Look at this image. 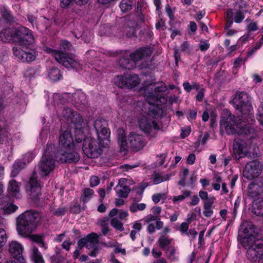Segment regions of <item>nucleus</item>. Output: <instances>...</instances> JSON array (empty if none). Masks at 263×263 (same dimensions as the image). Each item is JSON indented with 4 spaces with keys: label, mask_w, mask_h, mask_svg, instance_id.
<instances>
[{
    "label": "nucleus",
    "mask_w": 263,
    "mask_h": 263,
    "mask_svg": "<svg viewBox=\"0 0 263 263\" xmlns=\"http://www.w3.org/2000/svg\"><path fill=\"white\" fill-rule=\"evenodd\" d=\"M128 141L131 149L135 152L141 150L146 145L145 139L144 137L135 132H131L128 135Z\"/></svg>",
    "instance_id": "19"
},
{
    "label": "nucleus",
    "mask_w": 263,
    "mask_h": 263,
    "mask_svg": "<svg viewBox=\"0 0 263 263\" xmlns=\"http://www.w3.org/2000/svg\"><path fill=\"white\" fill-rule=\"evenodd\" d=\"M248 118H241L236 117L229 110L223 111L220 122V128H224L226 133L229 134H234L236 133L242 120L245 122Z\"/></svg>",
    "instance_id": "6"
},
{
    "label": "nucleus",
    "mask_w": 263,
    "mask_h": 263,
    "mask_svg": "<svg viewBox=\"0 0 263 263\" xmlns=\"http://www.w3.org/2000/svg\"><path fill=\"white\" fill-rule=\"evenodd\" d=\"M115 84L120 88H126V77L118 76L114 79Z\"/></svg>",
    "instance_id": "43"
},
{
    "label": "nucleus",
    "mask_w": 263,
    "mask_h": 263,
    "mask_svg": "<svg viewBox=\"0 0 263 263\" xmlns=\"http://www.w3.org/2000/svg\"><path fill=\"white\" fill-rule=\"evenodd\" d=\"M100 183V179L97 176H92L90 179V185L94 187L98 185Z\"/></svg>",
    "instance_id": "61"
},
{
    "label": "nucleus",
    "mask_w": 263,
    "mask_h": 263,
    "mask_svg": "<svg viewBox=\"0 0 263 263\" xmlns=\"http://www.w3.org/2000/svg\"><path fill=\"white\" fill-rule=\"evenodd\" d=\"M93 126L99 140H105L109 137L110 131L107 128L108 124L105 120L97 119L94 122Z\"/></svg>",
    "instance_id": "17"
},
{
    "label": "nucleus",
    "mask_w": 263,
    "mask_h": 263,
    "mask_svg": "<svg viewBox=\"0 0 263 263\" xmlns=\"http://www.w3.org/2000/svg\"><path fill=\"white\" fill-rule=\"evenodd\" d=\"M248 119H249L247 118L245 122L243 120L242 121L236 132L240 136L247 140L254 139L257 136L256 130L252 124L250 123H246L249 121Z\"/></svg>",
    "instance_id": "16"
},
{
    "label": "nucleus",
    "mask_w": 263,
    "mask_h": 263,
    "mask_svg": "<svg viewBox=\"0 0 263 263\" xmlns=\"http://www.w3.org/2000/svg\"><path fill=\"white\" fill-rule=\"evenodd\" d=\"M248 194L254 200L263 199V181L257 180L249 184Z\"/></svg>",
    "instance_id": "14"
},
{
    "label": "nucleus",
    "mask_w": 263,
    "mask_h": 263,
    "mask_svg": "<svg viewBox=\"0 0 263 263\" xmlns=\"http://www.w3.org/2000/svg\"><path fill=\"white\" fill-rule=\"evenodd\" d=\"M70 212L75 214L80 212V206L78 203H74L70 208Z\"/></svg>",
    "instance_id": "64"
},
{
    "label": "nucleus",
    "mask_w": 263,
    "mask_h": 263,
    "mask_svg": "<svg viewBox=\"0 0 263 263\" xmlns=\"http://www.w3.org/2000/svg\"><path fill=\"white\" fill-rule=\"evenodd\" d=\"M214 197H211L208 200L204 202L203 204L204 211L203 212L204 216L207 217H211L213 214L212 205L214 203Z\"/></svg>",
    "instance_id": "30"
},
{
    "label": "nucleus",
    "mask_w": 263,
    "mask_h": 263,
    "mask_svg": "<svg viewBox=\"0 0 263 263\" xmlns=\"http://www.w3.org/2000/svg\"><path fill=\"white\" fill-rule=\"evenodd\" d=\"M130 17H119L117 20L114 30H118L119 33L125 34L128 37L132 36L135 33L136 23L130 22Z\"/></svg>",
    "instance_id": "9"
},
{
    "label": "nucleus",
    "mask_w": 263,
    "mask_h": 263,
    "mask_svg": "<svg viewBox=\"0 0 263 263\" xmlns=\"http://www.w3.org/2000/svg\"><path fill=\"white\" fill-rule=\"evenodd\" d=\"M89 0H61V7L62 8H68L74 2L77 5L81 6L86 4Z\"/></svg>",
    "instance_id": "37"
},
{
    "label": "nucleus",
    "mask_w": 263,
    "mask_h": 263,
    "mask_svg": "<svg viewBox=\"0 0 263 263\" xmlns=\"http://www.w3.org/2000/svg\"><path fill=\"white\" fill-rule=\"evenodd\" d=\"M176 250L174 247H169L167 249V252L166 254L167 257L171 261H174L176 259L175 257Z\"/></svg>",
    "instance_id": "52"
},
{
    "label": "nucleus",
    "mask_w": 263,
    "mask_h": 263,
    "mask_svg": "<svg viewBox=\"0 0 263 263\" xmlns=\"http://www.w3.org/2000/svg\"><path fill=\"white\" fill-rule=\"evenodd\" d=\"M2 16L3 18L8 22H12L14 21V17L11 14L6 10H4L2 12Z\"/></svg>",
    "instance_id": "53"
},
{
    "label": "nucleus",
    "mask_w": 263,
    "mask_h": 263,
    "mask_svg": "<svg viewBox=\"0 0 263 263\" xmlns=\"http://www.w3.org/2000/svg\"><path fill=\"white\" fill-rule=\"evenodd\" d=\"M262 169V166L260 162L256 160L250 161L246 164L243 176L249 180H252L261 174Z\"/></svg>",
    "instance_id": "13"
},
{
    "label": "nucleus",
    "mask_w": 263,
    "mask_h": 263,
    "mask_svg": "<svg viewBox=\"0 0 263 263\" xmlns=\"http://www.w3.org/2000/svg\"><path fill=\"white\" fill-rule=\"evenodd\" d=\"M128 17H130V22L136 23L135 27L138 25V24L142 23L144 22V15L141 11H138L137 14L135 16L130 15Z\"/></svg>",
    "instance_id": "40"
},
{
    "label": "nucleus",
    "mask_w": 263,
    "mask_h": 263,
    "mask_svg": "<svg viewBox=\"0 0 263 263\" xmlns=\"http://www.w3.org/2000/svg\"><path fill=\"white\" fill-rule=\"evenodd\" d=\"M55 146L54 144L47 145L43 156L33 171L27 185V191L29 193L30 198L35 201L39 200V197L41 195V185L37 180L36 173H38L42 177H45L54 170L55 160L53 156H55Z\"/></svg>",
    "instance_id": "1"
},
{
    "label": "nucleus",
    "mask_w": 263,
    "mask_h": 263,
    "mask_svg": "<svg viewBox=\"0 0 263 263\" xmlns=\"http://www.w3.org/2000/svg\"><path fill=\"white\" fill-rule=\"evenodd\" d=\"M31 258L34 263H44L45 261L41 252L38 248L33 246L32 248Z\"/></svg>",
    "instance_id": "33"
},
{
    "label": "nucleus",
    "mask_w": 263,
    "mask_h": 263,
    "mask_svg": "<svg viewBox=\"0 0 263 263\" xmlns=\"http://www.w3.org/2000/svg\"><path fill=\"white\" fill-rule=\"evenodd\" d=\"M46 51L50 53L58 63L66 68H77L79 66V63L77 60L69 57L66 53L60 50L47 48Z\"/></svg>",
    "instance_id": "10"
},
{
    "label": "nucleus",
    "mask_w": 263,
    "mask_h": 263,
    "mask_svg": "<svg viewBox=\"0 0 263 263\" xmlns=\"http://www.w3.org/2000/svg\"><path fill=\"white\" fill-rule=\"evenodd\" d=\"M159 245L160 247L164 249L165 248L171 244L172 239H170L168 236H166L162 234L159 238L158 241Z\"/></svg>",
    "instance_id": "42"
},
{
    "label": "nucleus",
    "mask_w": 263,
    "mask_h": 263,
    "mask_svg": "<svg viewBox=\"0 0 263 263\" xmlns=\"http://www.w3.org/2000/svg\"><path fill=\"white\" fill-rule=\"evenodd\" d=\"M99 223L101 227L108 226L109 224V218L107 217H104L99 220Z\"/></svg>",
    "instance_id": "63"
},
{
    "label": "nucleus",
    "mask_w": 263,
    "mask_h": 263,
    "mask_svg": "<svg viewBox=\"0 0 263 263\" xmlns=\"http://www.w3.org/2000/svg\"><path fill=\"white\" fill-rule=\"evenodd\" d=\"M189 229V223L186 222H182L179 228V230L181 234H185L187 236H189L187 230Z\"/></svg>",
    "instance_id": "57"
},
{
    "label": "nucleus",
    "mask_w": 263,
    "mask_h": 263,
    "mask_svg": "<svg viewBox=\"0 0 263 263\" xmlns=\"http://www.w3.org/2000/svg\"><path fill=\"white\" fill-rule=\"evenodd\" d=\"M9 251L11 255L15 258L21 261L24 260L22 255L23 247L22 245L16 241H12L9 246Z\"/></svg>",
    "instance_id": "22"
},
{
    "label": "nucleus",
    "mask_w": 263,
    "mask_h": 263,
    "mask_svg": "<svg viewBox=\"0 0 263 263\" xmlns=\"http://www.w3.org/2000/svg\"><path fill=\"white\" fill-rule=\"evenodd\" d=\"M42 215L33 211H26L16 218V230L20 235L28 236L36 228Z\"/></svg>",
    "instance_id": "2"
},
{
    "label": "nucleus",
    "mask_w": 263,
    "mask_h": 263,
    "mask_svg": "<svg viewBox=\"0 0 263 263\" xmlns=\"http://www.w3.org/2000/svg\"><path fill=\"white\" fill-rule=\"evenodd\" d=\"M165 87L163 86H156L155 84L152 83L145 89L144 96L149 104L158 105V100L165 101L164 97L160 96V93L164 91Z\"/></svg>",
    "instance_id": "8"
},
{
    "label": "nucleus",
    "mask_w": 263,
    "mask_h": 263,
    "mask_svg": "<svg viewBox=\"0 0 263 263\" xmlns=\"http://www.w3.org/2000/svg\"><path fill=\"white\" fill-rule=\"evenodd\" d=\"M32 240L37 243L41 247L46 249V244L45 243L43 238L42 236L38 235H34L32 236Z\"/></svg>",
    "instance_id": "47"
},
{
    "label": "nucleus",
    "mask_w": 263,
    "mask_h": 263,
    "mask_svg": "<svg viewBox=\"0 0 263 263\" xmlns=\"http://www.w3.org/2000/svg\"><path fill=\"white\" fill-rule=\"evenodd\" d=\"M25 166L26 163L25 162H22L20 160L15 161L12 167L11 177H16L20 172L24 168Z\"/></svg>",
    "instance_id": "32"
},
{
    "label": "nucleus",
    "mask_w": 263,
    "mask_h": 263,
    "mask_svg": "<svg viewBox=\"0 0 263 263\" xmlns=\"http://www.w3.org/2000/svg\"><path fill=\"white\" fill-rule=\"evenodd\" d=\"M252 211L256 216H263V199L254 200Z\"/></svg>",
    "instance_id": "31"
},
{
    "label": "nucleus",
    "mask_w": 263,
    "mask_h": 263,
    "mask_svg": "<svg viewBox=\"0 0 263 263\" xmlns=\"http://www.w3.org/2000/svg\"><path fill=\"white\" fill-rule=\"evenodd\" d=\"M94 192L93 190L90 188H86L83 190V195L82 196L81 199L83 202L86 203L88 202L92 197Z\"/></svg>",
    "instance_id": "41"
},
{
    "label": "nucleus",
    "mask_w": 263,
    "mask_h": 263,
    "mask_svg": "<svg viewBox=\"0 0 263 263\" xmlns=\"http://www.w3.org/2000/svg\"><path fill=\"white\" fill-rule=\"evenodd\" d=\"M210 47V44L206 41H201L199 44V48L202 51H205L207 50Z\"/></svg>",
    "instance_id": "59"
},
{
    "label": "nucleus",
    "mask_w": 263,
    "mask_h": 263,
    "mask_svg": "<svg viewBox=\"0 0 263 263\" xmlns=\"http://www.w3.org/2000/svg\"><path fill=\"white\" fill-rule=\"evenodd\" d=\"M118 143L120 152L126 153L128 149V145L126 138V133L123 128H119L117 130Z\"/></svg>",
    "instance_id": "25"
},
{
    "label": "nucleus",
    "mask_w": 263,
    "mask_h": 263,
    "mask_svg": "<svg viewBox=\"0 0 263 263\" xmlns=\"http://www.w3.org/2000/svg\"><path fill=\"white\" fill-rule=\"evenodd\" d=\"M64 96L60 93H54L52 97L53 105L58 106L59 108L61 107L60 105L66 104L68 102V100L65 98Z\"/></svg>",
    "instance_id": "36"
},
{
    "label": "nucleus",
    "mask_w": 263,
    "mask_h": 263,
    "mask_svg": "<svg viewBox=\"0 0 263 263\" xmlns=\"http://www.w3.org/2000/svg\"><path fill=\"white\" fill-rule=\"evenodd\" d=\"M35 157V154L33 152H29L23 156V160L27 163L30 162Z\"/></svg>",
    "instance_id": "54"
},
{
    "label": "nucleus",
    "mask_w": 263,
    "mask_h": 263,
    "mask_svg": "<svg viewBox=\"0 0 263 263\" xmlns=\"http://www.w3.org/2000/svg\"><path fill=\"white\" fill-rule=\"evenodd\" d=\"M232 102L234 107L238 110L243 118H248L253 120L254 115L248 94L245 91L236 92Z\"/></svg>",
    "instance_id": "3"
},
{
    "label": "nucleus",
    "mask_w": 263,
    "mask_h": 263,
    "mask_svg": "<svg viewBox=\"0 0 263 263\" xmlns=\"http://www.w3.org/2000/svg\"><path fill=\"white\" fill-rule=\"evenodd\" d=\"M140 83L139 78L137 74H130L126 77V88H132Z\"/></svg>",
    "instance_id": "34"
},
{
    "label": "nucleus",
    "mask_w": 263,
    "mask_h": 263,
    "mask_svg": "<svg viewBox=\"0 0 263 263\" xmlns=\"http://www.w3.org/2000/svg\"><path fill=\"white\" fill-rule=\"evenodd\" d=\"M7 240V236L6 231L3 229H0V248L6 244Z\"/></svg>",
    "instance_id": "50"
},
{
    "label": "nucleus",
    "mask_w": 263,
    "mask_h": 263,
    "mask_svg": "<svg viewBox=\"0 0 263 263\" xmlns=\"http://www.w3.org/2000/svg\"><path fill=\"white\" fill-rule=\"evenodd\" d=\"M70 147L60 148L55 154L57 160L61 163H76L80 160L79 154L74 151H71Z\"/></svg>",
    "instance_id": "11"
},
{
    "label": "nucleus",
    "mask_w": 263,
    "mask_h": 263,
    "mask_svg": "<svg viewBox=\"0 0 263 263\" xmlns=\"http://www.w3.org/2000/svg\"><path fill=\"white\" fill-rule=\"evenodd\" d=\"M57 114L60 120H64L71 127L80 132L83 119L79 113L69 107L63 106L58 108Z\"/></svg>",
    "instance_id": "5"
},
{
    "label": "nucleus",
    "mask_w": 263,
    "mask_h": 263,
    "mask_svg": "<svg viewBox=\"0 0 263 263\" xmlns=\"http://www.w3.org/2000/svg\"><path fill=\"white\" fill-rule=\"evenodd\" d=\"M60 47L61 49H63L66 53L71 52L73 50L71 44L66 40H63L61 41Z\"/></svg>",
    "instance_id": "44"
},
{
    "label": "nucleus",
    "mask_w": 263,
    "mask_h": 263,
    "mask_svg": "<svg viewBox=\"0 0 263 263\" xmlns=\"http://www.w3.org/2000/svg\"><path fill=\"white\" fill-rule=\"evenodd\" d=\"M15 42L20 45L26 47L34 42V38L31 31L25 27H20L17 29V37Z\"/></svg>",
    "instance_id": "18"
},
{
    "label": "nucleus",
    "mask_w": 263,
    "mask_h": 263,
    "mask_svg": "<svg viewBox=\"0 0 263 263\" xmlns=\"http://www.w3.org/2000/svg\"><path fill=\"white\" fill-rule=\"evenodd\" d=\"M59 142L64 148L73 146V139L70 132L68 130L64 131L60 136Z\"/></svg>",
    "instance_id": "26"
},
{
    "label": "nucleus",
    "mask_w": 263,
    "mask_h": 263,
    "mask_svg": "<svg viewBox=\"0 0 263 263\" xmlns=\"http://www.w3.org/2000/svg\"><path fill=\"white\" fill-rule=\"evenodd\" d=\"M241 245L247 250L246 254L248 260L263 263V239L251 241L245 238L241 241Z\"/></svg>",
    "instance_id": "4"
},
{
    "label": "nucleus",
    "mask_w": 263,
    "mask_h": 263,
    "mask_svg": "<svg viewBox=\"0 0 263 263\" xmlns=\"http://www.w3.org/2000/svg\"><path fill=\"white\" fill-rule=\"evenodd\" d=\"M102 140L95 139L92 137H86L84 139L82 149L87 157L98 158L102 153Z\"/></svg>",
    "instance_id": "7"
},
{
    "label": "nucleus",
    "mask_w": 263,
    "mask_h": 263,
    "mask_svg": "<svg viewBox=\"0 0 263 263\" xmlns=\"http://www.w3.org/2000/svg\"><path fill=\"white\" fill-rule=\"evenodd\" d=\"M36 73V70L34 68H28L24 73L25 77L29 78L33 77Z\"/></svg>",
    "instance_id": "58"
},
{
    "label": "nucleus",
    "mask_w": 263,
    "mask_h": 263,
    "mask_svg": "<svg viewBox=\"0 0 263 263\" xmlns=\"http://www.w3.org/2000/svg\"><path fill=\"white\" fill-rule=\"evenodd\" d=\"M246 146V142L241 140H235L233 143V153L236 159H240L241 158L247 156V154L244 152Z\"/></svg>",
    "instance_id": "21"
},
{
    "label": "nucleus",
    "mask_w": 263,
    "mask_h": 263,
    "mask_svg": "<svg viewBox=\"0 0 263 263\" xmlns=\"http://www.w3.org/2000/svg\"><path fill=\"white\" fill-rule=\"evenodd\" d=\"M247 11L237 10L234 16V22L236 23H240L245 18L244 12Z\"/></svg>",
    "instance_id": "46"
},
{
    "label": "nucleus",
    "mask_w": 263,
    "mask_h": 263,
    "mask_svg": "<svg viewBox=\"0 0 263 263\" xmlns=\"http://www.w3.org/2000/svg\"><path fill=\"white\" fill-rule=\"evenodd\" d=\"M239 235H241V241L245 238L248 240L253 241L256 240L255 236V227L250 222L245 221L241 225L239 231Z\"/></svg>",
    "instance_id": "20"
},
{
    "label": "nucleus",
    "mask_w": 263,
    "mask_h": 263,
    "mask_svg": "<svg viewBox=\"0 0 263 263\" xmlns=\"http://www.w3.org/2000/svg\"><path fill=\"white\" fill-rule=\"evenodd\" d=\"M67 211V209L63 206L59 207L57 209H53L52 211L54 215L56 216H62L65 214Z\"/></svg>",
    "instance_id": "49"
},
{
    "label": "nucleus",
    "mask_w": 263,
    "mask_h": 263,
    "mask_svg": "<svg viewBox=\"0 0 263 263\" xmlns=\"http://www.w3.org/2000/svg\"><path fill=\"white\" fill-rule=\"evenodd\" d=\"M124 179H121L119 180L118 185L115 187L118 196L122 198L127 197L130 191V189L126 185H123Z\"/></svg>",
    "instance_id": "27"
},
{
    "label": "nucleus",
    "mask_w": 263,
    "mask_h": 263,
    "mask_svg": "<svg viewBox=\"0 0 263 263\" xmlns=\"http://www.w3.org/2000/svg\"><path fill=\"white\" fill-rule=\"evenodd\" d=\"M98 236L95 233H91L87 236L86 246L88 249H96L99 247Z\"/></svg>",
    "instance_id": "29"
},
{
    "label": "nucleus",
    "mask_w": 263,
    "mask_h": 263,
    "mask_svg": "<svg viewBox=\"0 0 263 263\" xmlns=\"http://www.w3.org/2000/svg\"><path fill=\"white\" fill-rule=\"evenodd\" d=\"M171 174H166L164 176H156L154 179V182L155 184H158L163 181L169 180Z\"/></svg>",
    "instance_id": "51"
},
{
    "label": "nucleus",
    "mask_w": 263,
    "mask_h": 263,
    "mask_svg": "<svg viewBox=\"0 0 263 263\" xmlns=\"http://www.w3.org/2000/svg\"><path fill=\"white\" fill-rule=\"evenodd\" d=\"M99 32L101 35H108L110 33V28L108 25H103L101 26Z\"/></svg>",
    "instance_id": "55"
},
{
    "label": "nucleus",
    "mask_w": 263,
    "mask_h": 263,
    "mask_svg": "<svg viewBox=\"0 0 263 263\" xmlns=\"http://www.w3.org/2000/svg\"><path fill=\"white\" fill-rule=\"evenodd\" d=\"M139 125L140 128L151 137H155L157 134V132L160 129L156 121L146 119H141L139 121Z\"/></svg>",
    "instance_id": "15"
},
{
    "label": "nucleus",
    "mask_w": 263,
    "mask_h": 263,
    "mask_svg": "<svg viewBox=\"0 0 263 263\" xmlns=\"http://www.w3.org/2000/svg\"><path fill=\"white\" fill-rule=\"evenodd\" d=\"M133 2L132 0H122L120 3V8L122 12H129L132 9Z\"/></svg>",
    "instance_id": "39"
},
{
    "label": "nucleus",
    "mask_w": 263,
    "mask_h": 263,
    "mask_svg": "<svg viewBox=\"0 0 263 263\" xmlns=\"http://www.w3.org/2000/svg\"><path fill=\"white\" fill-rule=\"evenodd\" d=\"M145 208L146 204L145 203H133L130 206V210L133 213H135L138 211H143Z\"/></svg>",
    "instance_id": "45"
},
{
    "label": "nucleus",
    "mask_w": 263,
    "mask_h": 263,
    "mask_svg": "<svg viewBox=\"0 0 263 263\" xmlns=\"http://www.w3.org/2000/svg\"><path fill=\"white\" fill-rule=\"evenodd\" d=\"M75 99L77 101L78 103L84 105H85L87 102V101L86 99L85 95L83 93H80L79 95H76Z\"/></svg>",
    "instance_id": "56"
},
{
    "label": "nucleus",
    "mask_w": 263,
    "mask_h": 263,
    "mask_svg": "<svg viewBox=\"0 0 263 263\" xmlns=\"http://www.w3.org/2000/svg\"><path fill=\"white\" fill-rule=\"evenodd\" d=\"M119 63L120 67L123 69L130 70L136 67V63L130 57V55L127 57H122L119 60Z\"/></svg>",
    "instance_id": "28"
},
{
    "label": "nucleus",
    "mask_w": 263,
    "mask_h": 263,
    "mask_svg": "<svg viewBox=\"0 0 263 263\" xmlns=\"http://www.w3.org/2000/svg\"><path fill=\"white\" fill-rule=\"evenodd\" d=\"M191 133V128L189 127L182 128L180 136L182 138H185L188 136Z\"/></svg>",
    "instance_id": "62"
},
{
    "label": "nucleus",
    "mask_w": 263,
    "mask_h": 263,
    "mask_svg": "<svg viewBox=\"0 0 263 263\" xmlns=\"http://www.w3.org/2000/svg\"><path fill=\"white\" fill-rule=\"evenodd\" d=\"M8 190L12 196L18 197L20 186L18 182L15 180H11L9 181Z\"/></svg>",
    "instance_id": "35"
},
{
    "label": "nucleus",
    "mask_w": 263,
    "mask_h": 263,
    "mask_svg": "<svg viewBox=\"0 0 263 263\" xmlns=\"http://www.w3.org/2000/svg\"><path fill=\"white\" fill-rule=\"evenodd\" d=\"M165 11L166 12V13H167L168 16L170 17V20H174L175 18L174 13L169 5H167L166 6Z\"/></svg>",
    "instance_id": "60"
},
{
    "label": "nucleus",
    "mask_w": 263,
    "mask_h": 263,
    "mask_svg": "<svg viewBox=\"0 0 263 263\" xmlns=\"http://www.w3.org/2000/svg\"><path fill=\"white\" fill-rule=\"evenodd\" d=\"M48 77L52 81H57L61 79L62 74L60 71L55 68L49 69L48 71Z\"/></svg>",
    "instance_id": "38"
},
{
    "label": "nucleus",
    "mask_w": 263,
    "mask_h": 263,
    "mask_svg": "<svg viewBox=\"0 0 263 263\" xmlns=\"http://www.w3.org/2000/svg\"><path fill=\"white\" fill-rule=\"evenodd\" d=\"M111 225L115 229L122 231L124 230V227L122 223L116 218H112L111 220Z\"/></svg>",
    "instance_id": "48"
},
{
    "label": "nucleus",
    "mask_w": 263,
    "mask_h": 263,
    "mask_svg": "<svg viewBox=\"0 0 263 263\" xmlns=\"http://www.w3.org/2000/svg\"><path fill=\"white\" fill-rule=\"evenodd\" d=\"M17 29L6 28L0 31V40L6 42L10 41L15 42L17 37Z\"/></svg>",
    "instance_id": "24"
},
{
    "label": "nucleus",
    "mask_w": 263,
    "mask_h": 263,
    "mask_svg": "<svg viewBox=\"0 0 263 263\" xmlns=\"http://www.w3.org/2000/svg\"><path fill=\"white\" fill-rule=\"evenodd\" d=\"M152 54V50L149 47L140 48L134 53H130V57L135 63L136 62L149 57Z\"/></svg>",
    "instance_id": "23"
},
{
    "label": "nucleus",
    "mask_w": 263,
    "mask_h": 263,
    "mask_svg": "<svg viewBox=\"0 0 263 263\" xmlns=\"http://www.w3.org/2000/svg\"><path fill=\"white\" fill-rule=\"evenodd\" d=\"M13 54L22 62H31L35 59V51L27 47H14L12 49Z\"/></svg>",
    "instance_id": "12"
}]
</instances>
